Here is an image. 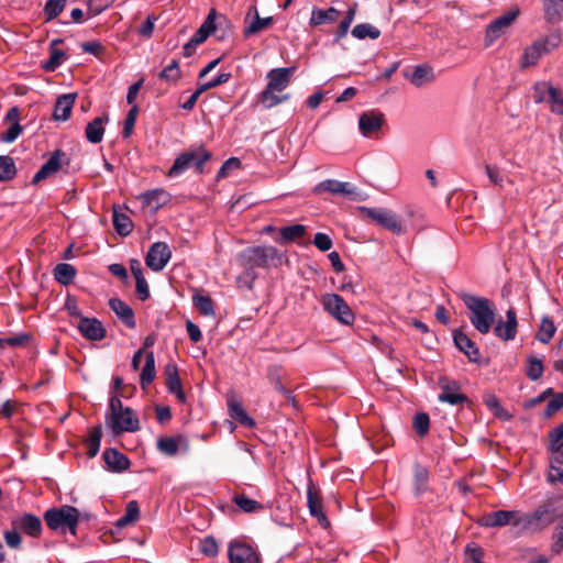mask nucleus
<instances>
[{"label":"nucleus","instance_id":"56","mask_svg":"<svg viewBox=\"0 0 563 563\" xmlns=\"http://www.w3.org/2000/svg\"><path fill=\"white\" fill-rule=\"evenodd\" d=\"M273 23V18H260L256 13L255 20L249 25V27L245 30V34H255L258 33L266 27H268Z\"/></svg>","mask_w":563,"mask_h":563},{"label":"nucleus","instance_id":"43","mask_svg":"<svg viewBox=\"0 0 563 563\" xmlns=\"http://www.w3.org/2000/svg\"><path fill=\"white\" fill-rule=\"evenodd\" d=\"M352 35L357 40H364L366 37L376 40L380 36V31L369 23H361L353 27Z\"/></svg>","mask_w":563,"mask_h":563},{"label":"nucleus","instance_id":"29","mask_svg":"<svg viewBox=\"0 0 563 563\" xmlns=\"http://www.w3.org/2000/svg\"><path fill=\"white\" fill-rule=\"evenodd\" d=\"M103 460L112 471H124L130 466L129 459L115 449H107L103 452Z\"/></svg>","mask_w":563,"mask_h":563},{"label":"nucleus","instance_id":"16","mask_svg":"<svg viewBox=\"0 0 563 563\" xmlns=\"http://www.w3.org/2000/svg\"><path fill=\"white\" fill-rule=\"evenodd\" d=\"M385 117L377 110H371L362 113L358 119V128L364 136H371L382 129Z\"/></svg>","mask_w":563,"mask_h":563},{"label":"nucleus","instance_id":"51","mask_svg":"<svg viewBox=\"0 0 563 563\" xmlns=\"http://www.w3.org/2000/svg\"><path fill=\"white\" fill-rule=\"evenodd\" d=\"M244 271L236 277V287L252 289L253 283L256 279V273L247 265H243Z\"/></svg>","mask_w":563,"mask_h":563},{"label":"nucleus","instance_id":"25","mask_svg":"<svg viewBox=\"0 0 563 563\" xmlns=\"http://www.w3.org/2000/svg\"><path fill=\"white\" fill-rule=\"evenodd\" d=\"M110 308L115 312L118 318L130 329H134L136 323L132 308L119 298L109 300Z\"/></svg>","mask_w":563,"mask_h":563},{"label":"nucleus","instance_id":"1","mask_svg":"<svg viewBox=\"0 0 563 563\" xmlns=\"http://www.w3.org/2000/svg\"><path fill=\"white\" fill-rule=\"evenodd\" d=\"M104 422L114 435L140 430V421L136 413L132 408L124 407L118 396L110 398Z\"/></svg>","mask_w":563,"mask_h":563},{"label":"nucleus","instance_id":"49","mask_svg":"<svg viewBox=\"0 0 563 563\" xmlns=\"http://www.w3.org/2000/svg\"><path fill=\"white\" fill-rule=\"evenodd\" d=\"M549 89L550 96L547 102L550 103L551 111L556 114H563V91L555 87Z\"/></svg>","mask_w":563,"mask_h":563},{"label":"nucleus","instance_id":"18","mask_svg":"<svg viewBox=\"0 0 563 563\" xmlns=\"http://www.w3.org/2000/svg\"><path fill=\"white\" fill-rule=\"evenodd\" d=\"M164 374L166 376V387L167 390L175 395L177 400L181 404L186 402V395L183 390V385L179 379L178 368L175 364H167L164 368Z\"/></svg>","mask_w":563,"mask_h":563},{"label":"nucleus","instance_id":"41","mask_svg":"<svg viewBox=\"0 0 563 563\" xmlns=\"http://www.w3.org/2000/svg\"><path fill=\"white\" fill-rule=\"evenodd\" d=\"M280 239L277 240L279 243H291L302 238L306 233V227L302 224H294L284 227L279 231Z\"/></svg>","mask_w":563,"mask_h":563},{"label":"nucleus","instance_id":"2","mask_svg":"<svg viewBox=\"0 0 563 563\" xmlns=\"http://www.w3.org/2000/svg\"><path fill=\"white\" fill-rule=\"evenodd\" d=\"M460 298L470 310L468 319L473 327L482 334L490 331L495 322V308L493 302L485 298L467 292H460Z\"/></svg>","mask_w":563,"mask_h":563},{"label":"nucleus","instance_id":"12","mask_svg":"<svg viewBox=\"0 0 563 563\" xmlns=\"http://www.w3.org/2000/svg\"><path fill=\"white\" fill-rule=\"evenodd\" d=\"M439 385L441 393L438 396L440 402H446L452 406L466 402L467 396L461 393V385L456 380L440 378Z\"/></svg>","mask_w":563,"mask_h":563},{"label":"nucleus","instance_id":"61","mask_svg":"<svg viewBox=\"0 0 563 563\" xmlns=\"http://www.w3.org/2000/svg\"><path fill=\"white\" fill-rule=\"evenodd\" d=\"M22 131V125L19 122H15L1 134L0 140L4 143H12L20 136Z\"/></svg>","mask_w":563,"mask_h":563},{"label":"nucleus","instance_id":"54","mask_svg":"<svg viewBox=\"0 0 563 563\" xmlns=\"http://www.w3.org/2000/svg\"><path fill=\"white\" fill-rule=\"evenodd\" d=\"M66 0H48L44 8L46 20L55 19L65 8Z\"/></svg>","mask_w":563,"mask_h":563},{"label":"nucleus","instance_id":"37","mask_svg":"<svg viewBox=\"0 0 563 563\" xmlns=\"http://www.w3.org/2000/svg\"><path fill=\"white\" fill-rule=\"evenodd\" d=\"M195 308L205 317H213L216 314L213 300L209 295L197 292L192 296Z\"/></svg>","mask_w":563,"mask_h":563},{"label":"nucleus","instance_id":"4","mask_svg":"<svg viewBox=\"0 0 563 563\" xmlns=\"http://www.w3.org/2000/svg\"><path fill=\"white\" fill-rule=\"evenodd\" d=\"M44 521L48 529L53 531L76 534V528L79 521V511L77 508L68 505L49 508L44 512Z\"/></svg>","mask_w":563,"mask_h":563},{"label":"nucleus","instance_id":"42","mask_svg":"<svg viewBox=\"0 0 563 563\" xmlns=\"http://www.w3.org/2000/svg\"><path fill=\"white\" fill-rule=\"evenodd\" d=\"M112 222L114 230L118 234L126 236L132 232L133 223L125 213L118 212L117 210H114L112 216Z\"/></svg>","mask_w":563,"mask_h":563},{"label":"nucleus","instance_id":"23","mask_svg":"<svg viewBox=\"0 0 563 563\" xmlns=\"http://www.w3.org/2000/svg\"><path fill=\"white\" fill-rule=\"evenodd\" d=\"M169 194L164 189L147 190L139 197L142 203L151 208L154 212L166 205L169 201Z\"/></svg>","mask_w":563,"mask_h":563},{"label":"nucleus","instance_id":"59","mask_svg":"<svg viewBox=\"0 0 563 563\" xmlns=\"http://www.w3.org/2000/svg\"><path fill=\"white\" fill-rule=\"evenodd\" d=\"M199 550L207 556H216L219 548L214 538L207 537L199 543Z\"/></svg>","mask_w":563,"mask_h":563},{"label":"nucleus","instance_id":"5","mask_svg":"<svg viewBox=\"0 0 563 563\" xmlns=\"http://www.w3.org/2000/svg\"><path fill=\"white\" fill-rule=\"evenodd\" d=\"M211 158V153L203 146L190 148L179 154L168 170L169 177H176L186 172L190 167H195L196 172L201 174L203 165Z\"/></svg>","mask_w":563,"mask_h":563},{"label":"nucleus","instance_id":"8","mask_svg":"<svg viewBox=\"0 0 563 563\" xmlns=\"http://www.w3.org/2000/svg\"><path fill=\"white\" fill-rule=\"evenodd\" d=\"M323 309L338 322L350 325L354 322L355 316L346 301L338 294H325L322 296Z\"/></svg>","mask_w":563,"mask_h":563},{"label":"nucleus","instance_id":"58","mask_svg":"<svg viewBox=\"0 0 563 563\" xmlns=\"http://www.w3.org/2000/svg\"><path fill=\"white\" fill-rule=\"evenodd\" d=\"M139 113V107L133 104V107L129 110L125 120L122 134L124 137H129L132 134L133 128L136 122V117Z\"/></svg>","mask_w":563,"mask_h":563},{"label":"nucleus","instance_id":"47","mask_svg":"<svg viewBox=\"0 0 563 563\" xmlns=\"http://www.w3.org/2000/svg\"><path fill=\"white\" fill-rule=\"evenodd\" d=\"M356 13V3H354L352 7L349 8L345 18L340 22L339 27L336 30L335 34V41H340L341 38L345 37L349 29L355 18Z\"/></svg>","mask_w":563,"mask_h":563},{"label":"nucleus","instance_id":"19","mask_svg":"<svg viewBox=\"0 0 563 563\" xmlns=\"http://www.w3.org/2000/svg\"><path fill=\"white\" fill-rule=\"evenodd\" d=\"M78 330L82 336L90 341H100L106 334L101 322L96 318L80 317Z\"/></svg>","mask_w":563,"mask_h":563},{"label":"nucleus","instance_id":"31","mask_svg":"<svg viewBox=\"0 0 563 563\" xmlns=\"http://www.w3.org/2000/svg\"><path fill=\"white\" fill-rule=\"evenodd\" d=\"M340 12L335 8H329L327 10L313 8L311 11V18L309 24L311 26H318L327 23L336 21Z\"/></svg>","mask_w":563,"mask_h":563},{"label":"nucleus","instance_id":"39","mask_svg":"<svg viewBox=\"0 0 563 563\" xmlns=\"http://www.w3.org/2000/svg\"><path fill=\"white\" fill-rule=\"evenodd\" d=\"M102 438V429L101 424H97L89 431V437L85 440V444L87 446V455L89 457H95L100 449V442Z\"/></svg>","mask_w":563,"mask_h":563},{"label":"nucleus","instance_id":"26","mask_svg":"<svg viewBox=\"0 0 563 563\" xmlns=\"http://www.w3.org/2000/svg\"><path fill=\"white\" fill-rule=\"evenodd\" d=\"M60 156L62 153L59 151H56L53 153V155L48 158V161L41 166V168L36 172L34 175L32 183L37 184L42 181L43 179L47 178L52 174L56 173L60 168Z\"/></svg>","mask_w":563,"mask_h":563},{"label":"nucleus","instance_id":"32","mask_svg":"<svg viewBox=\"0 0 563 563\" xmlns=\"http://www.w3.org/2000/svg\"><path fill=\"white\" fill-rule=\"evenodd\" d=\"M289 97L290 96L288 93H282L280 91L273 89L269 90L268 87H265V89L260 93L258 99L264 108L271 109L286 102Z\"/></svg>","mask_w":563,"mask_h":563},{"label":"nucleus","instance_id":"38","mask_svg":"<svg viewBox=\"0 0 563 563\" xmlns=\"http://www.w3.org/2000/svg\"><path fill=\"white\" fill-rule=\"evenodd\" d=\"M233 501L245 514H255L265 509L262 503L247 497V495H233Z\"/></svg>","mask_w":563,"mask_h":563},{"label":"nucleus","instance_id":"50","mask_svg":"<svg viewBox=\"0 0 563 563\" xmlns=\"http://www.w3.org/2000/svg\"><path fill=\"white\" fill-rule=\"evenodd\" d=\"M543 363L540 358L530 356L528 358L526 375L531 380L539 379L543 374Z\"/></svg>","mask_w":563,"mask_h":563},{"label":"nucleus","instance_id":"7","mask_svg":"<svg viewBox=\"0 0 563 563\" xmlns=\"http://www.w3.org/2000/svg\"><path fill=\"white\" fill-rule=\"evenodd\" d=\"M241 257L243 265L251 268L267 267L268 265H278L282 263V255L275 246H254L246 249Z\"/></svg>","mask_w":563,"mask_h":563},{"label":"nucleus","instance_id":"60","mask_svg":"<svg viewBox=\"0 0 563 563\" xmlns=\"http://www.w3.org/2000/svg\"><path fill=\"white\" fill-rule=\"evenodd\" d=\"M549 88H553V86L548 82H538L534 85L533 99L537 103L548 101V97L550 96Z\"/></svg>","mask_w":563,"mask_h":563},{"label":"nucleus","instance_id":"57","mask_svg":"<svg viewBox=\"0 0 563 563\" xmlns=\"http://www.w3.org/2000/svg\"><path fill=\"white\" fill-rule=\"evenodd\" d=\"M549 450L563 449V422L549 433Z\"/></svg>","mask_w":563,"mask_h":563},{"label":"nucleus","instance_id":"27","mask_svg":"<svg viewBox=\"0 0 563 563\" xmlns=\"http://www.w3.org/2000/svg\"><path fill=\"white\" fill-rule=\"evenodd\" d=\"M109 117L104 114L103 117H97L91 122H89L85 130L86 139L92 143L97 144L102 141L104 128L103 123L108 122Z\"/></svg>","mask_w":563,"mask_h":563},{"label":"nucleus","instance_id":"24","mask_svg":"<svg viewBox=\"0 0 563 563\" xmlns=\"http://www.w3.org/2000/svg\"><path fill=\"white\" fill-rule=\"evenodd\" d=\"M76 97V93H66L57 98L53 112L56 121H67L70 118Z\"/></svg>","mask_w":563,"mask_h":563},{"label":"nucleus","instance_id":"64","mask_svg":"<svg viewBox=\"0 0 563 563\" xmlns=\"http://www.w3.org/2000/svg\"><path fill=\"white\" fill-rule=\"evenodd\" d=\"M313 244L320 251L327 252L332 247V240L328 234L318 232L314 234Z\"/></svg>","mask_w":563,"mask_h":563},{"label":"nucleus","instance_id":"20","mask_svg":"<svg viewBox=\"0 0 563 563\" xmlns=\"http://www.w3.org/2000/svg\"><path fill=\"white\" fill-rule=\"evenodd\" d=\"M507 320L498 321L494 328L496 336L504 341L514 340L517 333V314L514 309L506 312Z\"/></svg>","mask_w":563,"mask_h":563},{"label":"nucleus","instance_id":"13","mask_svg":"<svg viewBox=\"0 0 563 563\" xmlns=\"http://www.w3.org/2000/svg\"><path fill=\"white\" fill-rule=\"evenodd\" d=\"M481 526L483 527H504L507 525H512L515 527H519V511L516 510H497L489 512L479 520Z\"/></svg>","mask_w":563,"mask_h":563},{"label":"nucleus","instance_id":"53","mask_svg":"<svg viewBox=\"0 0 563 563\" xmlns=\"http://www.w3.org/2000/svg\"><path fill=\"white\" fill-rule=\"evenodd\" d=\"M430 418L426 412H419L413 418V429L419 437H424L429 432Z\"/></svg>","mask_w":563,"mask_h":563},{"label":"nucleus","instance_id":"28","mask_svg":"<svg viewBox=\"0 0 563 563\" xmlns=\"http://www.w3.org/2000/svg\"><path fill=\"white\" fill-rule=\"evenodd\" d=\"M59 44H63V40L60 38L53 40L49 44V59L42 65V68L46 71H54L66 58V53L63 49L57 48V45Z\"/></svg>","mask_w":563,"mask_h":563},{"label":"nucleus","instance_id":"9","mask_svg":"<svg viewBox=\"0 0 563 563\" xmlns=\"http://www.w3.org/2000/svg\"><path fill=\"white\" fill-rule=\"evenodd\" d=\"M360 211L366 218L371 219L373 222L382 225L383 228L391 231L393 233H402V225L391 210L383 208L360 207Z\"/></svg>","mask_w":563,"mask_h":563},{"label":"nucleus","instance_id":"46","mask_svg":"<svg viewBox=\"0 0 563 563\" xmlns=\"http://www.w3.org/2000/svg\"><path fill=\"white\" fill-rule=\"evenodd\" d=\"M15 174L16 168L13 158L7 155L0 156V181L10 180Z\"/></svg>","mask_w":563,"mask_h":563},{"label":"nucleus","instance_id":"63","mask_svg":"<svg viewBox=\"0 0 563 563\" xmlns=\"http://www.w3.org/2000/svg\"><path fill=\"white\" fill-rule=\"evenodd\" d=\"M563 407V393H559L548 402L544 416L551 417Z\"/></svg>","mask_w":563,"mask_h":563},{"label":"nucleus","instance_id":"45","mask_svg":"<svg viewBox=\"0 0 563 563\" xmlns=\"http://www.w3.org/2000/svg\"><path fill=\"white\" fill-rule=\"evenodd\" d=\"M181 77V70L177 59H173L159 74L158 78L175 84Z\"/></svg>","mask_w":563,"mask_h":563},{"label":"nucleus","instance_id":"36","mask_svg":"<svg viewBox=\"0 0 563 563\" xmlns=\"http://www.w3.org/2000/svg\"><path fill=\"white\" fill-rule=\"evenodd\" d=\"M156 375L155 371V358L154 353L147 352L145 355V364L142 368L141 375H140V384L143 389H145L148 385L152 384Z\"/></svg>","mask_w":563,"mask_h":563},{"label":"nucleus","instance_id":"62","mask_svg":"<svg viewBox=\"0 0 563 563\" xmlns=\"http://www.w3.org/2000/svg\"><path fill=\"white\" fill-rule=\"evenodd\" d=\"M483 555H484L483 550L478 545H476L475 543H470V544L466 545V548H465V556L472 563H484L482 561Z\"/></svg>","mask_w":563,"mask_h":563},{"label":"nucleus","instance_id":"17","mask_svg":"<svg viewBox=\"0 0 563 563\" xmlns=\"http://www.w3.org/2000/svg\"><path fill=\"white\" fill-rule=\"evenodd\" d=\"M12 525L33 538L40 537L42 532L41 519L32 514H23L14 518Z\"/></svg>","mask_w":563,"mask_h":563},{"label":"nucleus","instance_id":"15","mask_svg":"<svg viewBox=\"0 0 563 563\" xmlns=\"http://www.w3.org/2000/svg\"><path fill=\"white\" fill-rule=\"evenodd\" d=\"M228 554L231 563H261L256 551L251 545L242 542H232Z\"/></svg>","mask_w":563,"mask_h":563},{"label":"nucleus","instance_id":"11","mask_svg":"<svg viewBox=\"0 0 563 563\" xmlns=\"http://www.w3.org/2000/svg\"><path fill=\"white\" fill-rule=\"evenodd\" d=\"M172 258V251L165 242H155L151 245L146 257L145 264L154 272H161L165 268Z\"/></svg>","mask_w":563,"mask_h":563},{"label":"nucleus","instance_id":"35","mask_svg":"<svg viewBox=\"0 0 563 563\" xmlns=\"http://www.w3.org/2000/svg\"><path fill=\"white\" fill-rule=\"evenodd\" d=\"M229 415L231 418L245 427H253L254 420L246 413L241 402L230 399L228 400Z\"/></svg>","mask_w":563,"mask_h":563},{"label":"nucleus","instance_id":"52","mask_svg":"<svg viewBox=\"0 0 563 563\" xmlns=\"http://www.w3.org/2000/svg\"><path fill=\"white\" fill-rule=\"evenodd\" d=\"M555 333V325L549 318L541 320L538 339L542 343H549Z\"/></svg>","mask_w":563,"mask_h":563},{"label":"nucleus","instance_id":"6","mask_svg":"<svg viewBox=\"0 0 563 563\" xmlns=\"http://www.w3.org/2000/svg\"><path fill=\"white\" fill-rule=\"evenodd\" d=\"M560 44V36H543L527 46L520 57V68L526 69L536 66L539 59L547 54H550Z\"/></svg>","mask_w":563,"mask_h":563},{"label":"nucleus","instance_id":"55","mask_svg":"<svg viewBox=\"0 0 563 563\" xmlns=\"http://www.w3.org/2000/svg\"><path fill=\"white\" fill-rule=\"evenodd\" d=\"M551 551L553 554H561L563 552V525L559 523L551 534Z\"/></svg>","mask_w":563,"mask_h":563},{"label":"nucleus","instance_id":"22","mask_svg":"<svg viewBox=\"0 0 563 563\" xmlns=\"http://www.w3.org/2000/svg\"><path fill=\"white\" fill-rule=\"evenodd\" d=\"M323 191L341 195V196H351L355 192L354 187L350 183H343L335 179H327L318 184L313 192L321 194Z\"/></svg>","mask_w":563,"mask_h":563},{"label":"nucleus","instance_id":"33","mask_svg":"<svg viewBox=\"0 0 563 563\" xmlns=\"http://www.w3.org/2000/svg\"><path fill=\"white\" fill-rule=\"evenodd\" d=\"M308 507L311 516L318 519V522L323 528H328L330 522L323 511L322 495H307Z\"/></svg>","mask_w":563,"mask_h":563},{"label":"nucleus","instance_id":"3","mask_svg":"<svg viewBox=\"0 0 563 563\" xmlns=\"http://www.w3.org/2000/svg\"><path fill=\"white\" fill-rule=\"evenodd\" d=\"M563 512L550 504L540 505L531 512H519V527L525 532L537 533L543 531L550 525L555 522Z\"/></svg>","mask_w":563,"mask_h":563},{"label":"nucleus","instance_id":"40","mask_svg":"<svg viewBox=\"0 0 563 563\" xmlns=\"http://www.w3.org/2000/svg\"><path fill=\"white\" fill-rule=\"evenodd\" d=\"M76 276V268L67 263L57 264L54 268V277L62 285H69Z\"/></svg>","mask_w":563,"mask_h":563},{"label":"nucleus","instance_id":"48","mask_svg":"<svg viewBox=\"0 0 563 563\" xmlns=\"http://www.w3.org/2000/svg\"><path fill=\"white\" fill-rule=\"evenodd\" d=\"M179 441L174 437H164L157 440V449L159 452L173 456L178 452Z\"/></svg>","mask_w":563,"mask_h":563},{"label":"nucleus","instance_id":"30","mask_svg":"<svg viewBox=\"0 0 563 563\" xmlns=\"http://www.w3.org/2000/svg\"><path fill=\"white\" fill-rule=\"evenodd\" d=\"M544 19L550 24H558L563 16V0H542Z\"/></svg>","mask_w":563,"mask_h":563},{"label":"nucleus","instance_id":"34","mask_svg":"<svg viewBox=\"0 0 563 563\" xmlns=\"http://www.w3.org/2000/svg\"><path fill=\"white\" fill-rule=\"evenodd\" d=\"M408 78L412 85L421 87L434 79V73L432 67L428 65H418Z\"/></svg>","mask_w":563,"mask_h":563},{"label":"nucleus","instance_id":"10","mask_svg":"<svg viewBox=\"0 0 563 563\" xmlns=\"http://www.w3.org/2000/svg\"><path fill=\"white\" fill-rule=\"evenodd\" d=\"M519 9L515 8L506 12L501 16L497 18L496 20L492 21L486 26L485 46L489 47L490 45H493L516 21V19L519 16Z\"/></svg>","mask_w":563,"mask_h":563},{"label":"nucleus","instance_id":"21","mask_svg":"<svg viewBox=\"0 0 563 563\" xmlns=\"http://www.w3.org/2000/svg\"><path fill=\"white\" fill-rule=\"evenodd\" d=\"M453 341L456 347L463 352L471 362H478L479 351L476 344L462 330H455L453 332Z\"/></svg>","mask_w":563,"mask_h":563},{"label":"nucleus","instance_id":"14","mask_svg":"<svg viewBox=\"0 0 563 563\" xmlns=\"http://www.w3.org/2000/svg\"><path fill=\"white\" fill-rule=\"evenodd\" d=\"M296 71V67H279L271 69L267 75L266 87L273 90L283 92L290 84L291 78Z\"/></svg>","mask_w":563,"mask_h":563},{"label":"nucleus","instance_id":"44","mask_svg":"<svg viewBox=\"0 0 563 563\" xmlns=\"http://www.w3.org/2000/svg\"><path fill=\"white\" fill-rule=\"evenodd\" d=\"M139 517H140L139 505L135 500H132L126 505L125 514L121 518L118 519L117 527L123 528L125 526H129V525L135 522L139 519Z\"/></svg>","mask_w":563,"mask_h":563}]
</instances>
